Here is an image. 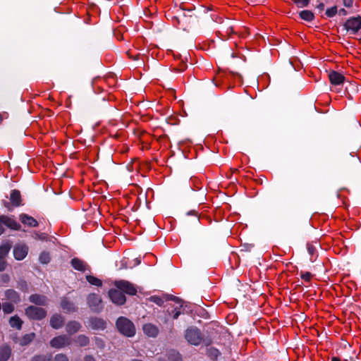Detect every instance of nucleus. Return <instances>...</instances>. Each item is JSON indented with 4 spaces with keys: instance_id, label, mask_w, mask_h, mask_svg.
<instances>
[{
    "instance_id": "f3484780",
    "label": "nucleus",
    "mask_w": 361,
    "mask_h": 361,
    "mask_svg": "<svg viewBox=\"0 0 361 361\" xmlns=\"http://www.w3.org/2000/svg\"><path fill=\"white\" fill-rule=\"evenodd\" d=\"M329 78L331 84L338 85L344 82L345 77L337 71H332L329 74Z\"/></svg>"
},
{
    "instance_id": "c03bdc74",
    "label": "nucleus",
    "mask_w": 361,
    "mask_h": 361,
    "mask_svg": "<svg viewBox=\"0 0 361 361\" xmlns=\"http://www.w3.org/2000/svg\"><path fill=\"white\" fill-rule=\"evenodd\" d=\"M187 67V64L184 62H183L181 64H180L179 67L177 68L178 71L183 72L185 70Z\"/></svg>"
},
{
    "instance_id": "473e14b6",
    "label": "nucleus",
    "mask_w": 361,
    "mask_h": 361,
    "mask_svg": "<svg viewBox=\"0 0 361 361\" xmlns=\"http://www.w3.org/2000/svg\"><path fill=\"white\" fill-rule=\"evenodd\" d=\"M17 288L23 293H27L29 291L28 284L24 280L18 282Z\"/></svg>"
},
{
    "instance_id": "4c0bfd02",
    "label": "nucleus",
    "mask_w": 361,
    "mask_h": 361,
    "mask_svg": "<svg viewBox=\"0 0 361 361\" xmlns=\"http://www.w3.org/2000/svg\"><path fill=\"white\" fill-rule=\"evenodd\" d=\"M298 7H306L310 3V0H292Z\"/></svg>"
},
{
    "instance_id": "6e6552de",
    "label": "nucleus",
    "mask_w": 361,
    "mask_h": 361,
    "mask_svg": "<svg viewBox=\"0 0 361 361\" xmlns=\"http://www.w3.org/2000/svg\"><path fill=\"white\" fill-rule=\"evenodd\" d=\"M344 26L351 33H357L361 28V17L357 16L349 18L345 23Z\"/></svg>"
},
{
    "instance_id": "393cba45",
    "label": "nucleus",
    "mask_w": 361,
    "mask_h": 361,
    "mask_svg": "<svg viewBox=\"0 0 361 361\" xmlns=\"http://www.w3.org/2000/svg\"><path fill=\"white\" fill-rule=\"evenodd\" d=\"M35 338V333L25 334L22 338H19L18 342L22 346L28 345Z\"/></svg>"
},
{
    "instance_id": "c85d7f7f",
    "label": "nucleus",
    "mask_w": 361,
    "mask_h": 361,
    "mask_svg": "<svg viewBox=\"0 0 361 361\" xmlns=\"http://www.w3.org/2000/svg\"><path fill=\"white\" fill-rule=\"evenodd\" d=\"M207 355L212 360H216L220 355V352L215 348L211 347L207 349Z\"/></svg>"
},
{
    "instance_id": "a19ab883",
    "label": "nucleus",
    "mask_w": 361,
    "mask_h": 361,
    "mask_svg": "<svg viewBox=\"0 0 361 361\" xmlns=\"http://www.w3.org/2000/svg\"><path fill=\"white\" fill-rule=\"evenodd\" d=\"M307 250L311 255H314L316 252V247L310 244H307Z\"/></svg>"
},
{
    "instance_id": "8fccbe9b",
    "label": "nucleus",
    "mask_w": 361,
    "mask_h": 361,
    "mask_svg": "<svg viewBox=\"0 0 361 361\" xmlns=\"http://www.w3.org/2000/svg\"><path fill=\"white\" fill-rule=\"evenodd\" d=\"M340 13L343 15H345L347 13L346 11L344 8L341 9Z\"/></svg>"
},
{
    "instance_id": "423d86ee",
    "label": "nucleus",
    "mask_w": 361,
    "mask_h": 361,
    "mask_svg": "<svg viewBox=\"0 0 361 361\" xmlns=\"http://www.w3.org/2000/svg\"><path fill=\"white\" fill-rule=\"evenodd\" d=\"M22 204V198L20 192L18 190H13L10 194V202H4V205L8 210H11L13 207H17Z\"/></svg>"
},
{
    "instance_id": "c9c22d12",
    "label": "nucleus",
    "mask_w": 361,
    "mask_h": 361,
    "mask_svg": "<svg viewBox=\"0 0 361 361\" xmlns=\"http://www.w3.org/2000/svg\"><path fill=\"white\" fill-rule=\"evenodd\" d=\"M337 6H334L330 8H328L326 11V15L329 17V18H331V17H334V16H336V14L337 13Z\"/></svg>"
},
{
    "instance_id": "f704fd0d",
    "label": "nucleus",
    "mask_w": 361,
    "mask_h": 361,
    "mask_svg": "<svg viewBox=\"0 0 361 361\" xmlns=\"http://www.w3.org/2000/svg\"><path fill=\"white\" fill-rule=\"evenodd\" d=\"M31 361H51V357L44 355H35L31 359Z\"/></svg>"
},
{
    "instance_id": "3c124183",
    "label": "nucleus",
    "mask_w": 361,
    "mask_h": 361,
    "mask_svg": "<svg viewBox=\"0 0 361 361\" xmlns=\"http://www.w3.org/2000/svg\"><path fill=\"white\" fill-rule=\"evenodd\" d=\"M331 361H341V360L338 357H333Z\"/></svg>"
},
{
    "instance_id": "2eb2a0df",
    "label": "nucleus",
    "mask_w": 361,
    "mask_h": 361,
    "mask_svg": "<svg viewBox=\"0 0 361 361\" xmlns=\"http://www.w3.org/2000/svg\"><path fill=\"white\" fill-rule=\"evenodd\" d=\"M64 324V318L59 314H54L50 318V325L53 329H59Z\"/></svg>"
},
{
    "instance_id": "79ce46f5",
    "label": "nucleus",
    "mask_w": 361,
    "mask_h": 361,
    "mask_svg": "<svg viewBox=\"0 0 361 361\" xmlns=\"http://www.w3.org/2000/svg\"><path fill=\"white\" fill-rule=\"evenodd\" d=\"M6 267V262L4 259L0 257V271H4Z\"/></svg>"
},
{
    "instance_id": "9b49d317",
    "label": "nucleus",
    "mask_w": 361,
    "mask_h": 361,
    "mask_svg": "<svg viewBox=\"0 0 361 361\" xmlns=\"http://www.w3.org/2000/svg\"><path fill=\"white\" fill-rule=\"evenodd\" d=\"M29 301L38 306H46L48 304L47 296L41 294H32L29 297Z\"/></svg>"
},
{
    "instance_id": "aec40b11",
    "label": "nucleus",
    "mask_w": 361,
    "mask_h": 361,
    "mask_svg": "<svg viewBox=\"0 0 361 361\" xmlns=\"http://www.w3.org/2000/svg\"><path fill=\"white\" fill-rule=\"evenodd\" d=\"M6 299L11 301V302L18 304L20 302V295L13 289H8L5 291Z\"/></svg>"
},
{
    "instance_id": "a211bd4d",
    "label": "nucleus",
    "mask_w": 361,
    "mask_h": 361,
    "mask_svg": "<svg viewBox=\"0 0 361 361\" xmlns=\"http://www.w3.org/2000/svg\"><path fill=\"white\" fill-rule=\"evenodd\" d=\"M142 329L146 335L153 338L157 336L159 331L158 327L151 323L145 324Z\"/></svg>"
},
{
    "instance_id": "7c9ffc66",
    "label": "nucleus",
    "mask_w": 361,
    "mask_h": 361,
    "mask_svg": "<svg viewBox=\"0 0 361 361\" xmlns=\"http://www.w3.org/2000/svg\"><path fill=\"white\" fill-rule=\"evenodd\" d=\"M147 300L152 302L159 306H162L164 302V300L163 298L157 295H152L149 297V298H147Z\"/></svg>"
},
{
    "instance_id": "39448f33",
    "label": "nucleus",
    "mask_w": 361,
    "mask_h": 361,
    "mask_svg": "<svg viewBox=\"0 0 361 361\" xmlns=\"http://www.w3.org/2000/svg\"><path fill=\"white\" fill-rule=\"evenodd\" d=\"M87 300L92 311L99 312L102 310V300L99 295L91 293L87 296Z\"/></svg>"
},
{
    "instance_id": "37998d69",
    "label": "nucleus",
    "mask_w": 361,
    "mask_h": 361,
    "mask_svg": "<svg viewBox=\"0 0 361 361\" xmlns=\"http://www.w3.org/2000/svg\"><path fill=\"white\" fill-rule=\"evenodd\" d=\"M353 4V0H343V4L346 7H351Z\"/></svg>"
},
{
    "instance_id": "e433bc0d",
    "label": "nucleus",
    "mask_w": 361,
    "mask_h": 361,
    "mask_svg": "<svg viewBox=\"0 0 361 361\" xmlns=\"http://www.w3.org/2000/svg\"><path fill=\"white\" fill-rule=\"evenodd\" d=\"M53 361H69L68 357L63 353H59L55 355Z\"/></svg>"
},
{
    "instance_id": "a878e982",
    "label": "nucleus",
    "mask_w": 361,
    "mask_h": 361,
    "mask_svg": "<svg viewBox=\"0 0 361 361\" xmlns=\"http://www.w3.org/2000/svg\"><path fill=\"white\" fill-rule=\"evenodd\" d=\"M9 324L11 327L16 328L20 330L22 327L23 321L19 317L13 316L10 318Z\"/></svg>"
},
{
    "instance_id": "20e7f679",
    "label": "nucleus",
    "mask_w": 361,
    "mask_h": 361,
    "mask_svg": "<svg viewBox=\"0 0 361 361\" xmlns=\"http://www.w3.org/2000/svg\"><path fill=\"white\" fill-rule=\"evenodd\" d=\"M72 343L70 336L63 334L53 338L50 341V345L54 348H63L69 346Z\"/></svg>"
},
{
    "instance_id": "f8f14e48",
    "label": "nucleus",
    "mask_w": 361,
    "mask_h": 361,
    "mask_svg": "<svg viewBox=\"0 0 361 361\" xmlns=\"http://www.w3.org/2000/svg\"><path fill=\"white\" fill-rule=\"evenodd\" d=\"M28 247L25 245H17L13 249L14 257L17 260L23 259L27 255Z\"/></svg>"
},
{
    "instance_id": "412c9836",
    "label": "nucleus",
    "mask_w": 361,
    "mask_h": 361,
    "mask_svg": "<svg viewBox=\"0 0 361 361\" xmlns=\"http://www.w3.org/2000/svg\"><path fill=\"white\" fill-rule=\"evenodd\" d=\"M90 326L93 329L102 330L106 328V322L102 319L97 317L91 318L90 319Z\"/></svg>"
},
{
    "instance_id": "72a5a7b5",
    "label": "nucleus",
    "mask_w": 361,
    "mask_h": 361,
    "mask_svg": "<svg viewBox=\"0 0 361 361\" xmlns=\"http://www.w3.org/2000/svg\"><path fill=\"white\" fill-rule=\"evenodd\" d=\"M39 261L42 263V264H47L49 262L50 259H51V257H50V255L49 252H42L40 255H39Z\"/></svg>"
},
{
    "instance_id": "1a4fd4ad",
    "label": "nucleus",
    "mask_w": 361,
    "mask_h": 361,
    "mask_svg": "<svg viewBox=\"0 0 361 361\" xmlns=\"http://www.w3.org/2000/svg\"><path fill=\"white\" fill-rule=\"evenodd\" d=\"M109 296L111 300L116 305H121L126 302V296L120 290L117 289H111L109 291Z\"/></svg>"
},
{
    "instance_id": "5701e85b",
    "label": "nucleus",
    "mask_w": 361,
    "mask_h": 361,
    "mask_svg": "<svg viewBox=\"0 0 361 361\" xmlns=\"http://www.w3.org/2000/svg\"><path fill=\"white\" fill-rule=\"evenodd\" d=\"M11 355V348L7 345L0 346V361H7Z\"/></svg>"
},
{
    "instance_id": "09e8293b",
    "label": "nucleus",
    "mask_w": 361,
    "mask_h": 361,
    "mask_svg": "<svg viewBox=\"0 0 361 361\" xmlns=\"http://www.w3.org/2000/svg\"><path fill=\"white\" fill-rule=\"evenodd\" d=\"M317 7L319 10L322 11L324 8V4L323 3H320Z\"/></svg>"
},
{
    "instance_id": "ddd939ff",
    "label": "nucleus",
    "mask_w": 361,
    "mask_h": 361,
    "mask_svg": "<svg viewBox=\"0 0 361 361\" xmlns=\"http://www.w3.org/2000/svg\"><path fill=\"white\" fill-rule=\"evenodd\" d=\"M171 300L175 302L176 306L172 310L168 309L167 312H169V314H171L173 316V319H176L181 314L180 308L183 307V302L176 296H171Z\"/></svg>"
},
{
    "instance_id": "f03ea898",
    "label": "nucleus",
    "mask_w": 361,
    "mask_h": 361,
    "mask_svg": "<svg viewBox=\"0 0 361 361\" xmlns=\"http://www.w3.org/2000/svg\"><path fill=\"white\" fill-rule=\"evenodd\" d=\"M25 314L29 319L39 321L47 317V312L42 307L30 305L25 309Z\"/></svg>"
},
{
    "instance_id": "603ef678",
    "label": "nucleus",
    "mask_w": 361,
    "mask_h": 361,
    "mask_svg": "<svg viewBox=\"0 0 361 361\" xmlns=\"http://www.w3.org/2000/svg\"><path fill=\"white\" fill-rule=\"evenodd\" d=\"M236 171H238V169H233V173H235V172H236Z\"/></svg>"
},
{
    "instance_id": "6ab92c4d",
    "label": "nucleus",
    "mask_w": 361,
    "mask_h": 361,
    "mask_svg": "<svg viewBox=\"0 0 361 361\" xmlns=\"http://www.w3.org/2000/svg\"><path fill=\"white\" fill-rule=\"evenodd\" d=\"M20 221L24 224L30 227H37L38 226L37 221L34 219L32 216H30L25 214H22L19 217Z\"/></svg>"
},
{
    "instance_id": "4468645a",
    "label": "nucleus",
    "mask_w": 361,
    "mask_h": 361,
    "mask_svg": "<svg viewBox=\"0 0 361 361\" xmlns=\"http://www.w3.org/2000/svg\"><path fill=\"white\" fill-rule=\"evenodd\" d=\"M61 307L65 312L73 313L77 311V307L67 298H63L61 301Z\"/></svg>"
},
{
    "instance_id": "dca6fc26",
    "label": "nucleus",
    "mask_w": 361,
    "mask_h": 361,
    "mask_svg": "<svg viewBox=\"0 0 361 361\" xmlns=\"http://www.w3.org/2000/svg\"><path fill=\"white\" fill-rule=\"evenodd\" d=\"M71 264L78 271H85L90 269L88 264L85 261L77 257L72 259Z\"/></svg>"
},
{
    "instance_id": "7ed1b4c3",
    "label": "nucleus",
    "mask_w": 361,
    "mask_h": 361,
    "mask_svg": "<svg viewBox=\"0 0 361 361\" xmlns=\"http://www.w3.org/2000/svg\"><path fill=\"white\" fill-rule=\"evenodd\" d=\"M185 337L190 343L195 345H199L202 340L201 332L196 327L188 329L185 331Z\"/></svg>"
},
{
    "instance_id": "9d476101",
    "label": "nucleus",
    "mask_w": 361,
    "mask_h": 361,
    "mask_svg": "<svg viewBox=\"0 0 361 361\" xmlns=\"http://www.w3.org/2000/svg\"><path fill=\"white\" fill-rule=\"evenodd\" d=\"M0 220L2 222V224L6 226L8 228L11 229L19 231L21 228L20 224H18L14 219L9 217L8 216H0Z\"/></svg>"
},
{
    "instance_id": "a18cd8bd",
    "label": "nucleus",
    "mask_w": 361,
    "mask_h": 361,
    "mask_svg": "<svg viewBox=\"0 0 361 361\" xmlns=\"http://www.w3.org/2000/svg\"><path fill=\"white\" fill-rule=\"evenodd\" d=\"M84 361H96L92 355H87L84 357Z\"/></svg>"
},
{
    "instance_id": "58836bf2",
    "label": "nucleus",
    "mask_w": 361,
    "mask_h": 361,
    "mask_svg": "<svg viewBox=\"0 0 361 361\" xmlns=\"http://www.w3.org/2000/svg\"><path fill=\"white\" fill-rule=\"evenodd\" d=\"M300 277L302 279H303L304 281H307V282H309L312 277V274L310 273V272H301L300 273Z\"/></svg>"
},
{
    "instance_id": "b1692460",
    "label": "nucleus",
    "mask_w": 361,
    "mask_h": 361,
    "mask_svg": "<svg viewBox=\"0 0 361 361\" xmlns=\"http://www.w3.org/2000/svg\"><path fill=\"white\" fill-rule=\"evenodd\" d=\"M74 341L78 346L85 347L89 345L90 338L85 335L80 334L74 339Z\"/></svg>"
},
{
    "instance_id": "ea45409f",
    "label": "nucleus",
    "mask_w": 361,
    "mask_h": 361,
    "mask_svg": "<svg viewBox=\"0 0 361 361\" xmlns=\"http://www.w3.org/2000/svg\"><path fill=\"white\" fill-rule=\"evenodd\" d=\"M94 343L96 346L100 349L104 348L105 346L104 341L100 338L96 337L94 338Z\"/></svg>"
},
{
    "instance_id": "4be33fe9",
    "label": "nucleus",
    "mask_w": 361,
    "mask_h": 361,
    "mask_svg": "<svg viewBox=\"0 0 361 361\" xmlns=\"http://www.w3.org/2000/svg\"><path fill=\"white\" fill-rule=\"evenodd\" d=\"M80 328L81 324L79 322L76 321H71L67 323L66 326V331L68 334L73 335L77 333Z\"/></svg>"
},
{
    "instance_id": "de8ad7c7",
    "label": "nucleus",
    "mask_w": 361,
    "mask_h": 361,
    "mask_svg": "<svg viewBox=\"0 0 361 361\" xmlns=\"http://www.w3.org/2000/svg\"><path fill=\"white\" fill-rule=\"evenodd\" d=\"M6 118H7L6 113L0 114V124L1 123L2 121Z\"/></svg>"
},
{
    "instance_id": "0eeeda50",
    "label": "nucleus",
    "mask_w": 361,
    "mask_h": 361,
    "mask_svg": "<svg viewBox=\"0 0 361 361\" xmlns=\"http://www.w3.org/2000/svg\"><path fill=\"white\" fill-rule=\"evenodd\" d=\"M115 286L128 295H134L137 293V290L134 285L128 281L121 280L114 282Z\"/></svg>"
},
{
    "instance_id": "cd10ccee",
    "label": "nucleus",
    "mask_w": 361,
    "mask_h": 361,
    "mask_svg": "<svg viewBox=\"0 0 361 361\" xmlns=\"http://www.w3.org/2000/svg\"><path fill=\"white\" fill-rule=\"evenodd\" d=\"M86 279L92 285H94V286H96L98 287L102 286V281L99 279H98L94 276L88 275L86 276Z\"/></svg>"
},
{
    "instance_id": "2f4dec72",
    "label": "nucleus",
    "mask_w": 361,
    "mask_h": 361,
    "mask_svg": "<svg viewBox=\"0 0 361 361\" xmlns=\"http://www.w3.org/2000/svg\"><path fill=\"white\" fill-rule=\"evenodd\" d=\"M3 312L5 314H10L14 310V305L12 302H4L2 305Z\"/></svg>"
},
{
    "instance_id": "49530a36",
    "label": "nucleus",
    "mask_w": 361,
    "mask_h": 361,
    "mask_svg": "<svg viewBox=\"0 0 361 361\" xmlns=\"http://www.w3.org/2000/svg\"><path fill=\"white\" fill-rule=\"evenodd\" d=\"M127 54L130 58H132L133 60H137L138 59L139 54H136L135 56H133V54H130V51H128L127 52Z\"/></svg>"
},
{
    "instance_id": "bb28decb",
    "label": "nucleus",
    "mask_w": 361,
    "mask_h": 361,
    "mask_svg": "<svg viewBox=\"0 0 361 361\" xmlns=\"http://www.w3.org/2000/svg\"><path fill=\"white\" fill-rule=\"evenodd\" d=\"M300 17L304 20L311 22L314 20V15L311 11L305 10L300 13Z\"/></svg>"
},
{
    "instance_id": "f257e3e1",
    "label": "nucleus",
    "mask_w": 361,
    "mask_h": 361,
    "mask_svg": "<svg viewBox=\"0 0 361 361\" xmlns=\"http://www.w3.org/2000/svg\"><path fill=\"white\" fill-rule=\"evenodd\" d=\"M116 327L120 333L128 337L133 336L135 334L133 323L126 317H121L117 319Z\"/></svg>"
},
{
    "instance_id": "c756f323",
    "label": "nucleus",
    "mask_w": 361,
    "mask_h": 361,
    "mask_svg": "<svg viewBox=\"0 0 361 361\" xmlns=\"http://www.w3.org/2000/svg\"><path fill=\"white\" fill-rule=\"evenodd\" d=\"M11 248V245L9 243L1 245L0 246V257L4 259V257L8 253Z\"/></svg>"
}]
</instances>
